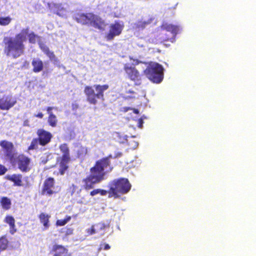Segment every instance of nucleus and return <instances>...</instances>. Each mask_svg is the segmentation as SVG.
<instances>
[{
  "label": "nucleus",
  "mask_w": 256,
  "mask_h": 256,
  "mask_svg": "<svg viewBox=\"0 0 256 256\" xmlns=\"http://www.w3.org/2000/svg\"><path fill=\"white\" fill-rule=\"evenodd\" d=\"M54 108L52 107V106H48L46 108V110L48 114V116L50 115V114H53L52 112V110Z\"/></svg>",
  "instance_id": "obj_42"
},
{
  "label": "nucleus",
  "mask_w": 256,
  "mask_h": 256,
  "mask_svg": "<svg viewBox=\"0 0 256 256\" xmlns=\"http://www.w3.org/2000/svg\"><path fill=\"white\" fill-rule=\"evenodd\" d=\"M58 10L56 12V14L58 15H61L62 14H64V12H66V10L64 8H61V5H58L57 6Z\"/></svg>",
  "instance_id": "obj_33"
},
{
  "label": "nucleus",
  "mask_w": 256,
  "mask_h": 256,
  "mask_svg": "<svg viewBox=\"0 0 256 256\" xmlns=\"http://www.w3.org/2000/svg\"><path fill=\"white\" fill-rule=\"evenodd\" d=\"M68 192L71 196H74L76 194H80L81 192V189L74 184H72L68 188Z\"/></svg>",
  "instance_id": "obj_27"
},
{
  "label": "nucleus",
  "mask_w": 256,
  "mask_h": 256,
  "mask_svg": "<svg viewBox=\"0 0 256 256\" xmlns=\"http://www.w3.org/2000/svg\"><path fill=\"white\" fill-rule=\"evenodd\" d=\"M34 116L36 118H42L44 116V114L42 112H38V114H36Z\"/></svg>",
  "instance_id": "obj_46"
},
{
  "label": "nucleus",
  "mask_w": 256,
  "mask_h": 256,
  "mask_svg": "<svg viewBox=\"0 0 256 256\" xmlns=\"http://www.w3.org/2000/svg\"><path fill=\"white\" fill-rule=\"evenodd\" d=\"M94 14L92 12L77 14L75 16L76 20L82 24L90 26Z\"/></svg>",
  "instance_id": "obj_11"
},
{
  "label": "nucleus",
  "mask_w": 256,
  "mask_h": 256,
  "mask_svg": "<svg viewBox=\"0 0 256 256\" xmlns=\"http://www.w3.org/2000/svg\"><path fill=\"white\" fill-rule=\"evenodd\" d=\"M39 46L41 50L46 54L48 57L51 60H56V56L54 54V52L52 51H50L48 46H46L42 44H39Z\"/></svg>",
  "instance_id": "obj_19"
},
{
  "label": "nucleus",
  "mask_w": 256,
  "mask_h": 256,
  "mask_svg": "<svg viewBox=\"0 0 256 256\" xmlns=\"http://www.w3.org/2000/svg\"><path fill=\"white\" fill-rule=\"evenodd\" d=\"M104 226L103 224L98 223L92 226L88 230V232L90 234H93L99 232V230H104Z\"/></svg>",
  "instance_id": "obj_23"
},
{
  "label": "nucleus",
  "mask_w": 256,
  "mask_h": 256,
  "mask_svg": "<svg viewBox=\"0 0 256 256\" xmlns=\"http://www.w3.org/2000/svg\"><path fill=\"white\" fill-rule=\"evenodd\" d=\"M78 202L82 204H86L88 202L84 198H82L78 201Z\"/></svg>",
  "instance_id": "obj_45"
},
{
  "label": "nucleus",
  "mask_w": 256,
  "mask_h": 256,
  "mask_svg": "<svg viewBox=\"0 0 256 256\" xmlns=\"http://www.w3.org/2000/svg\"><path fill=\"white\" fill-rule=\"evenodd\" d=\"M7 170V168L4 166L0 164V176L4 174Z\"/></svg>",
  "instance_id": "obj_36"
},
{
  "label": "nucleus",
  "mask_w": 256,
  "mask_h": 256,
  "mask_svg": "<svg viewBox=\"0 0 256 256\" xmlns=\"http://www.w3.org/2000/svg\"><path fill=\"white\" fill-rule=\"evenodd\" d=\"M0 203L2 208L4 210H8L11 207V201L8 197H2L0 200Z\"/></svg>",
  "instance_id": "obj_26"
},
{
  "label": "nucleus",
  "mask_w": 256,
  "mask_h": 256,
  "mask_svg": "<svg viewBox=\"0 0 256 256\" xmlns=\"http://www.w3.org/2000/svg\"><path fill=\"white\" fill-rule=\"evenodd\" d=\"M0 146L4 151L5 156L11 160L13 157L12 150L14 148L13 144L6 140H2L0 142Z\"/></svg>",
  "instance_id": "obj_13"
},
{
  "label": "nucleus",
  "mask_w": 256,
  "mask_h": 256,
  "mask_svg": "<svg viewBox=\"0 0 256 256\" xmlns=\"http://www.w3.org/2000/svg\"><path fill=\"white\" fill-rule=\"evenodd\" d=\"M124 27L123 22L120 21H115L110 26V30L109 32H122Z\"/></svg>",
  "instance_id": "obj_20"
},
{
  "label": "nucleus",
  "mask_w": 256,
  "mask_h": 256,
  "mask_svg": "<svg viewBox=\"0 0 256 256\" xmlns=\"http://www.w3.org/2000/svg\"><path fill=\"white\" fill-rule=\"evenodd\" d=\"M16 103V100L11 96L4 95L0 98V110H8Z\"/></svg>",
  "instance_id": "obj_10"
},
{
  "label": "nucleus",
  "mask_w": 256,
  "mask_h": 256,
  "mask_svg": "<svg viewBox=\"0 0 256 256\" xmlns=\"http://www.w3.org/2000/svg\"><path fill=\"white\" fill-rule=\"evenodd\" d=\"M124 70L128 78L134 82V84L140 86L141 84V76L135 66L129 64L124 65Z\"/></svg>",
  "instance_id": "obj_7"
},
{
  "label": "nucleus",
  "mask_w": 256,
  "mask_h": 256,
  "mask_svg": "<svg viewBox=\"0 0 256 256\" xmlns=\"http://www.w3.org/2000/svg\"><path fill=\"white\" fill-rule=\"evenodd\" d=\"M157 41L158 40L156 39H152L150 42L152 43H156Z\"/></svg>",
  "instance_id": "obj_49"
},
{
  "label": "nucleus",
  "mask_w": 256,
  "mask_h": 256,
  "mask_svg": "<svg viewBox=\"0 0 256 256\" xmlns=\"http://www.w3.org/2000/svg\"><path fill=\"white\" fill-rule=\"evenodd\" d=\"M76 157L80 158L85 156L87 153L86 148L82 145H77L75 146Z\"/></svg>",
  "instance_id": "obj_25"
},
{
  "label": "nucleus",
  "mask_w": 256,
  "mask_h": 256,
  "mask_svg": "<svg viewBox=\"0 0 256 256\" xmlns=\"http://www.w3.org/2000/svg\"><path fill=\"white\" fill-rule=\"evenodd\" d=\"M144 123L143 120L142 118H139L138 120V128H142Z\"/></svg>",
  "instance_id": "obj_43"
},
{
  "label": "nucleus",
  "mask_w": 256,
  "mask_h": 256,
  "mask_svg": "<svg viewBox=\"0 0 256 256\" xmlns=\"http://www.w3.org/2000/svg\"><path fill=\"white\" fill-rule=\"evenodd\" d=\"M98 194V188L94 189L90 192V195L91 196H94Z\"/></svg>",
  "instance_id": "obj_41"
},
{
  "label": "nucleus",
  "mask_w": 256,
  "mask_h": 256,
  "mask_svg": "<svg viewBox=\"0 0 256 256\" xmlns=\"http://www.w3.org/2000/svg\"><path fill=\"white\" fill-rule=\"evenodd\" d=\"M126 140V138L125 137L123 138V140Z\"/></svg>",
  "instance_id": "obj_51"
},
{
  "label": "nucleus",
  "mask_w": 256,
  "mask_h": 256,
  "mask_svg": "<svg viewBox=\"0 0 256 256\" xmlns=\"http://www.w3.org/2000/svg\"><path fill=\"white\" fill-rule=\"evenodd\" d=\"M37 138L32 140L28 150H34L38 148V146H44L48 144L52 140V134L51 132L46 130L40 128L36 132Z\"/></svg>",
  "instance_id": "obj_6"
},
{
  "label": "nucleus",
  "mask_w": 256,
  "mask_h": 256,
  "mask_svg": "<svg viewBox=\"0 0 256 256\" xmlns=\"http://www.w3.org/2000/svg\"><path fill=\"white\" fill-rule=\"evenodd\" d=\"M30 162L31 160L30 158L21 154L16 158L15 164L21 172H26L30 170Z\"/></svg>",
  "instance_id": "obj_9"
},
{
  "label": "nucleus",
  "mask_w": 256,
  "mask_h": 256,
  "mask_svg": "<svg viewBox=\"0 0 256 256\" xmlns=\"http://www.w3.org/2000/svg\"><path fill=\"white\" fill-rule=\"evenodd\" d=\"M90 26L100 31H104L108 26V24L100 16L94 14Z\"/></svg>",
  "instance_id": "obj_12"
},
{
  "label": "nucleus",
  "mask_w": 256,
  "mask_h": 256,
  "mask_svg": "<svg viewBox=\"0 0 256 256\" xmlns=\"http://www.w3.org/2000/svg\"><path fill=\"white\" fill-rule=\"evenodd\" d=\"M59 148L62 154L60 158L70 160V149L67 144L64 143L60 144Z\"/></svg>",
  "instance_id": "obj_18"
},
{
  "label": "nucleus",
  "mask_w": 256,
  "mask_h": 256,
  "mask_svg": "<svg viewBox=\"0 0 256 256\" xmlns=\"http://www.w3.org/2000/svg\"><path fill=\"white\" fill-rule=\"evenodd\" d=\"M162 30H166L168 32H178L182 30V28L177 26L168 24H164L161 26Z\"/></svg>",
  "instance_id": "obj_22"
},
{
  "label": "nucleus",
  "mask_w": 256,
  "mask_h": 256,
  "mask_svg": "<svg viewBox=\"0 0 256 256\" xmlns=\"http://www.w3.org/2000/svg\"><path fill=\"white\" fill-rule=\"evenodd\" d=\"M173 40L174 38H166L164 40L165 41H170L171 42H173Z\"/></svg>",
  "instance_id": "obj_48"
},
{
  "label": "nucleus",
  "mask_w": 256,
  "mask_h": 256,
  "mask_svg": "<svg viewBox=\"0 0 256 256\" xmlns=\"http://www.w3.org/2000/svg\"><path fill=\"white\" fill-rule=\"evenodd\" d=\"M98 194H100L101 196H106L107 194H109L108 190H105L98 188Z\"/></svg>",
  "instance_id": "obj_37"
},
{
  "label": "nucleus",
  "mask_w": 256,
  "mask_h": 256,
  "mask_svg": "<svg viewBox=\"0 0 256 256\" xmlns=\"http://www.w3.org/2000/svg\"><path fill=\"white\" fill-rule=\"evenodd\" d=\"M70 160L58 158L56 160V164H58L60 168L58 172H54V174L56 175H64L65 172L68 168V163Z\"/></svg>",
  "instance_id": "obj_15"
},
{
  "label": "nucleus",
  "mask_w": 256,
  "mask_h": 256,
  "mask_svg": "<svg viewBox=\"0 0 256 256\" xmlns=\"http://www.w3.org/2000/svg\"><path fill=\"white\" fill-rule=\"evenodd\" d=\"M132 110H133V112H134V114H139L138 110L136 109V108H132Z\"/></svg>",
  "instance_id": "obj_47"
},
{
  "label": "nucleus",
  "mask_w": 256,
  "mask_h": 256,
  "mask_svg": "<svg viewBox=\"0 0 256 256\" xmlns=\"http://www.w3.org/2000/svg\"><path fill=\"white\" fill-rule=\"evenodd\" d=\"M16 232V224L10 226V232L12 234H14Z\"/></svg>",
  "instance_id": "obj_38"
},
{
  "label": "nucleus",
  "mask_w": 256,
  "mask_h": 256,
  "mask_svg": "<svg viewBox=\"0 0 256 256\" xmlns=\"http://www.w3.org/2000/svg\"><path fill=\"white\" fill-rule=\"evenodd\" d=\"M110 248V245L106 243H102L100 244V250H108Z\"/></svg>",
  "instance_id": "obj_35"
},
{
  "label": "nucleus",
  "mask_w": 256,
  "mask_h": 256,
  "mask_svg": "<svg viewBox=\"0 0 256 256\" xmlns=\"http://www.w3.org/2000/svg\"><path fill=\"white\" fill-rule=\"evenodd\" d=\"M94 88L96 92L92 86H86L84 87V93L88 103L95 105L97 104L98 99L104 100V92L109 88V86L107 84H94Z\"/></svg>",
  "instance_id": "obj_4"
},
{
  "label": "nucleus",
  "mask_w": 256,
  "mask_h": 256,
  "mask_svg": "<svg viewBox=\"0 0 256 256\" xmlns=\"http://www.w3.org/2000/svg\"><path fill=\"white\" fill-rule=\"evenodd\" d=\"M55 180L53 178L50 177L46 178L43 184L41 194L43 196H52L58 192L55 190Z\"/></svg>",
  "instance_id": "obj_8"
},
{
  "label": "nucleus",
  "mask_w": 256,
  "mask_h": 256,
  "mask_svg": "<svg viewBox=\"0 0 256 256\" xmlns=\"http://www.w3.org/2000/svg\"><path fill=\"white\" fill-rule=\"evenodd\" d=\"M11 18L9 16L0 17V25L6 26L8 24L11 22Z\"/></svg>",
  "instance_id": "obj_30"
},
{
  "label": "nucleus",
  "mask_w": 256,
  "mask_h": 256,
  "mask_svg": "<svg viewBox=\"0 0 256 256\" xmlns=\"http://www.w3.org/2000/svg\"><path fill=\"white\" fill-rule=\"evenodd\" d=\"M144 72L146 78L154 83H160L164 78V68L157 62H150Z\"/></svg>",
  "instance_id": "obj_5"
},
{
  "label": "nucleus",
  "mask_w": 256,
  "mask_h": 256,
  "mask_svg": "<svg viewBox=\"0 0 256 256\" xmlns=\"http://www.w3.org/2000/svg\"><path fill=\"white\" fill-rule=\"evenodd\" d=\"M48 122L51 127H56L58 124V119L56 116L54 114H50V115H49L48 118Z\"/></svg>",
  "instance_id": "obj_28"
},
{
  "label": "nucleus",
  "mask_w": 256,
  "mask_h": 256,
  "mask_svg": "<svg viewBox=\"0 0 256 256\" xmlns=\"http://www.w3.org/2000/svg\"><path fill=\"white\" fill-rule=\"evenodd\" d=\"M15 220L12 216H6L4 218V222L8 224L10 226L15 224Z\"/></svg>",
  "instance_id": "obj_31"
},
{
  "label": "nucleus",
  "mask_w": 256,
  "mask_h": 256,
  "mask_svg": "<svg viewBox=\"0 0 256 256\" xmlns=\"http://www.w3.org/2000/svg\"><path fill=\"white\" fill-rule=\"evenodd\" d=\"M112 158V154H109L96 161L94 166L90 170V174L82 180L84 190H88L92 189L95 185L104 180L106 174L104 170L108 168L109 170L111 171L113 168L110 166V158Z\"/></svg>",
  "instance_id": "obj_1"
},
{
  "label": "nucleus",
  "mask_w": 256,
  "mask_h": 256,
  "mask_svg": "<svg viewBox=\"0 0 256 256\" xmlns=\"http://www.w3.org/2000/svg\"><path fill=\"white\" fill-rule=\"evenodd\" d=\"M6 178L14 182V186H22V176L21 174H13L11 176H7Z\"/></svg>",
  "instance_id": "obj_17"
},
{
  "label": "nucleus",
  "mask_w": 256,
  "mask_h": 256,
  "mask_svg": "<svg viewBox=\"0 0 256 256\" xmlns=\"http://www.w3.org/2000/svg\"><path fill=\"white\" fill-rule=\"evenodd\" d=\"M29 42L30 43L34 44L36 42V40L37 38H40L34 34V33H30L28 36Z\"/></svg>",
  "instance_id": "obj_32"
},
{
  "label": "nucleus",
  "mask_w": 256,
  "mask_h": 256,
  "mask_svg": "<svg viewBox=\"0 0 256 256\" xmlns=\"http://www.w3.org/2000/svg\"><path fill=\"white\" fill-rule=\"evenodd\" d=\"M130 110H132V108L129 106H124L120 108V111L124 112H126Z\"/></svg>",
  "instance_id": "obj_39"
},
{
  "label": "nucleus",
  "mask_w": 256,
  "mask_h": 256,
  "mask_svg": "<svg viewBox=\"0 0 256 256\" xmlns=\"http://www.w3.org/2000/svg\"><path fill=\"white\" fill-rule=\"evenodd\" d=\"M50 252L52 254V256H69L68 250L65 246L60 244H54Z\"/></svg>",
  "instance_id": "obj_14"
},
{
  "label": "nucleus",
  "mask_w": 256,
  "mask_h": 256,
  "mask_svg": "<svg viewBox=\"0 0 256 256\" xmlns=\"http://www.w3.org/2000/svg\"><path fill=\"white\" fill-rule=\"evenodd\" d=\"M26 40L24 33H18L14 37L5 36L3 40L4 54L14 59L20 56L24 52Z\"/></svg>",
  "instance_id": "obj_2"
},
{
  "label": "nucleus",
  "mask_w": 256,
  "mask_h": 256,
  "mask_svg": "<svg viewBox=\"0 0 256 256\" xmlns=\"http://www.w3.org/2000/svg\"><path fill=\"white\" fill-rule=\"evenodd\" d=\"M120 33H108L106 36L107 40H112L115 36H118Z\"/></svg>",
  "instance_id": "obj_34"
},
{
  "label": "nucleus",
  "mask_w": 256,
  "mask_h": 256,
  "mask_svg": "<svg viewBox=\"0 0 256 256\" xmlns=\"http://www.w3.org/2000/svg\"><path fill=\"white\" fill-rule=\"evenodd\" d=\"M122 155V152H116L114 154V158H118L121 157Z\"/></svg>",
  "instance_id": "obj_44"
},
{
  "label": "nucleus",
  "mask_w": 256,
  "mask_h": 256,
  "mask_svg": "<svg viewBox=\"0 0 256 256\" xmlns=\"http://www.w3.org/2000/svg\"><path fill=\"white\" fill-rule=\"evenodd\" d=\"M71 219L70 216H66L63 220H56V224L58 226H64Z\"/></svg>",
  "instance_id": "obj_29"
},
{
  "label": "nucleus",
  "mask_w": 256,
  "mask_h": 256,
  "mask_svg": "<svg viewBox=\"0 0 256 256\" xmlns=\"http://www.w3.org/2000/svg\"><path fill=\"white\" fill-rule=\"evenodd\" d=\"M73 229L72 228H67L65 232L66 235H70L72 234Z\"/></svg>",
  "instance_id": "obj_40"
},
{
  "label": "nucleus",
  "mask_w": 256,
  "mask_h": 256,
  "mask_svg": "<svg viewBox=\"0 0 256 256\" xmlns=\"http://www.w3.org/2000/svg\"><path fill=\"white\" fill-rule=\"evenodd\" d=\"M127 93H128V94H134V91H132V90H128V91L127 92Z\"/></svg>",
  "instance_id": "obj_50"
},
{
  "label": "nucleus",
  "mask_w": 256,
  "mask_h": 256,
  "mask_svg": "<svg viewBox=\"0 0 256 256\" xmlns=\"http://www.w3.org/2000/svg\"><path fill=\"white\" fill-rule=\"evenodd\" d=\"M50 216L44 212L40 213L38 216L40 223H42L45 229H48L50 226L49 219Z\"/></svg>",
  "instance_id": "obj_21"
},
{
  "label": "nucleus",
  "mask_w": 256,
  "mask_h": 256,
  "mask_svg": "<svg viewBox=\"0 0 256 256\" xmlns=\"http://www.w3.org/2000/svg\"><path fill=\"white\" fill-rule=\"evenodd\" d=\"M109 198H118L126 194L131 189V184L126 178L114 179L108 183Z\"/></svg>",
  "instance_id": "obj_3"
},
{
  "label": "nucleus",
  "mask_w": 256,
  "mask_h": 256,
  "mask_svg": "<svg viewBox=\"0 0 256 256\" xmlns=\"http://www.w3.org/2000/svg\"><path fill=\"white\" fill-rule=\"evenodd\" d=\"M32 72L38 73L42 71L44 68L43 62L38 58H34L32 60Z\"/></svg>",
  "instance_id": "obj_16"
},
{
  "label": "nucleus",
  "mask_w": 256,
  "mask_h": 256,
  "mask_svg": "<svg viewBox=\"0 0 256 256\" xmlns=\"http://www.w3.org/2000/svg\"><path fill=\"white\" fill-rule=\"evenodd\" d=\"M154 20V18H148V20H138L135 24V26L138 28L142 29L146 27V26L150 24Z\"/></svg>",
  "instance_id": "obj_24"
}]
</instances>
